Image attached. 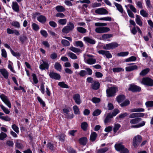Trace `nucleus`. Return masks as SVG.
<instances>
[{
  "label": "nucleus",
  "instance_id": "nucleus-1",
  "mask_svg": "<svg viewBox=\"0 0 153 153\" xmlns=\"http://www.w3.org/2000/svg\"><path fill=\"white\" fill-rule=\"evenodd\" d=\"M141 83L142 84L147 86H153V80L148 77L143 78L142 79Z\"/></svg>",
  "mask_w": 153,
  "mask_h": 153
},
{
  "label": "nucleus",
  "instance_id": "nucleus-2",
  "mask_svg": "<svg viewBox=\"0 0 153 153\" xmlns=\"http://www.w3.org/2000/svg\"><path fill=\"white\" fill-rule=\"evenodd\" d=\"M74 27L73 23L69 22L68 23L67 25L62 30V32L65 33H67L73 30Z\"/></svg>",
  "mask_w": 153,
  "mask_h": 153
},
{
  "label": "nucleus",
  "instance_id": "nucleus-3",
  "mask_svg": "<svg viewBox=\"0 0 153 153\" xmlns=\"http://www.w3.org/2000/svg\"><path fill=\"white\" fill-rule=\"evenodd\" d=\"M117 88L114 87H111L106 90L107 96L109 97H112L116 95Z\"/></svg>",
  "mask_w": 153,
  "mask_h": 153
},
{
  "label": "nucleus",
  "instance_id": "nucleus-4",
  "mask_svg": "<svg viewBox=\"0 0 153 153\" xmlns=\"http://www.w3.org/2000/svg\"><path fill=\"white\" fill-rule=\"evenodd\" d=\"M142 140V137L140 135L135 136L133 138L132 145L134 148L137 147Z\"/></svg>",
  "mask_w": 153,
  "mask_h": 153
},
{
  "label": "nucleus",
  "instance_id": "nucleus-5",
  "mask_svg": "<svg viewBox=\"0 0 153 153\" xmlns=\"http://www.w3.org/2000/svg\"><path fill=\"white\" fill-rule=\"evenodd\" d=\"M119 45L116 42H112L105 45L103 48L105 50H110L113 49L117 47Z\"/></svg>",
  "mask_w": 153,
  "mask_h": 153
},
{
  "label": "nucleus",
  "instance_id": "nucleus-6",
  "mask_svg": "<svg viewBox=\"0 0 153 153\" xmlns=\"http://www.w3.org/2000/svg\"><path fill=\"white\" fill-rule=\"evenodd\" d=\"M0 97L3 101L8 106L9 108H11V105L10 102L9 100L8 97L3 94L0 95Z\"/></svg>",
  "mask_w": 153,
  "mask_h": 153
},
{
  "label": "nucleus",
  "instance_id": "nucleus-7",
  "mask_svg": "<svg viewBox=\"0 0 153 153\" xmlns=\"http://www.w3.org/2000/svg\"><path fill=\"white\" fill-rule=\"evenodd\" d=\"M110 29L107 27H97L95 29V32L98 33H106L110 30Z\"/></svg>",
  "mask_w": 153,
  "mask_h": 153
},
{
  "label": "nucleus",
  "instance_id": "nucleus-8",
  "mask_svg": "<svg viewBox=\"0 0 153 153\" xmlns=\"http://www.w3.org/2000/svg\"><path fill=\"white\" fill-rule=\"evenodd\" d=\"M49 76L50 78L55 80H59L61 78L59 74L53 71L50 72L49 74Z\"/></svg>",
  "mask_w": 153,
  "mask_h": 153
},
{
  "label": "nucleus",
  "instance_id": "nucleus-9",
  "mask_svg": "<svg viewBox=\"0 0 153 153\" xmlns=\"http://www.w3.org/2000/svg\"><path fill=\"white\" fill-rule=\"evenodd\" d=\"M128 90L132 92H140L141 90V88L136 85H131L129 88Z\"/></svg>",
  "mask_w": 153,
  "mask_h": 153
},
{
  "label": "nucleus",
  "instance_id": "nucleus-10",
  "mask_svg": "<svg viewBox=\"0 0 153 153\" xmlns=\"http://www.w3.org/2000/svg\"><path fill=\"white\" fill-rule=\"evenodd\" d=\"M11 7L12 9L14 12L16 13H19V6L17 2L13 1Z\"/></svg>",
  "mask_w": 153,
  "mask_h": 153
},
{
  "label": "nucleus",
  "instance_id": "nucleus-11",
  "mask_svg": "<svg viewBox=\"0 0 153 153\" xmlns=\"http://www.w3.org/2000/svg\"><path fill=\"white\" fill-rule=\"evenodd\" d=\"M43 63L39 65V68L41 70H43L45 69L48 70L49 68V65L48 62H45L42 60Z\"/></svg>",
  "mask_w": 153,
  "mask_h": 153
},
{
  "label": "nucleus",
  "instance_id": "nucleus-12",
  "mask_svg": "<svg viewBox=\"0 0 153 153\" xmlns=\"http://www.w3.org/2000/svg\"><path fill=\"white\" fill-rule=\"evenodd\" d=\"M98 53L103 55H105L107 58L109 59L112 57L111 54L110 53L109 51L105 50H100L98 51Z\"/></svg>",
  "mask_w": 153,
  "mask_h": 153
},
{
  "label": "nucleus",
  "instance_id": "nucleus-13",
  "mask_svg": "<svg viewBox=\"0 0 153 153\" xmlns=\"http://www.w3.org/2000/svg\"><path fill=\"white\" fill-rule=\"evenodd\" d=\"M95 12L100 15L106 14L108 13V11L103 8H98L95 11Z\"/></svg>",
  "mask_w": 153,
  "mask_h": 153
},
{
  "label": "nucleus",
  "instance_id": "nucleus-14",
  "mask_svg": "<svg viewBox=\"0 0 153 153\" xmlns=\"http://www.w3.org/2000/svg\"><path fill=\"white\" fill-rule=\"evenodd\" d=\"M73 98L77 104L79 105L81 103L82 101L80 99V95L79 94H76L74 95Z\"/></svg>",
  "mask_w": 153,
  "mask_h": 153
},
{
  "label": "nucleus",
  "instance_id": "nucleus-15",
  "mask_svg": "<svg viewBox=\"0 0 153 153\" xmlns=\"http://www.w3.org/2000/svg\"><path fill=\"white\" fill-rule=\"evenodd\" d=\"M100 83L99 82L96 81H93L91 85V88L92 89L94 90H97L100 88Z\"/></svg>",
  "mask_w": 153,
  "mask_h": 153
},
{
  "label": "nucleus",
  "instance_id": "nucleus-16",
  "mask_svg": "<svg viewBox=\"0 0 153 153\" xmlns=\"http://www.w3.org/2000/svg\"><path fill=\"white\" fill-rule=\"evenodd\" d=\"M0 72L5 78L6 79H8L9 73L5 69L2 68L0 69Z\"/></svg>",
  "mask_w": 153,
  "mask_h": 153
},
{
  "label": "nucleus",
  "instance_id": "nucleus-17",
  "mask_svg": "<svg viewBox=\"0 0 153 153\" xmlns=\"http://www.w3.org/2000/svg\"><path fill=\"white\" fill-rule=\"evenodd\" d=\"M114 146L116 149L118 151H121L125 148L124 146L120 143L116 144Z\"/></svg>",
  "mask_w": 153,
  "mask_h": 153
},
{
  "label": "nucleus",
  "instance_id": "nucleus-18",
  "mask_svg": "<svg viewBox=\"0 0 153 153\" xmlns=\"http://www.w3.org/2000/svg\"><path fill=\"white\" fill-rule=\"evenodd\" d=\"M136 18L135 19V22L138 25L140 26H142L143 25V22L141 20V17L140 16L136 15Z\"/></svg>",
  "mask_w": 153,
  "mask_h": 153
},
{
  "label": "nucleus",
  "instance_id": "nucleus-19",
  "mask_svg": "<svg viewBox=\"0 0 153 153\" xmlns=\"http://www.w3.org/2000/svg\"><path fill=\"white\" fill-rule=\"evenodd\" d=\"M79 141L81 145L85 146L86 145L87 141V138L85 137H82L79 139Z\"/></svg>",
  "mask_w": 153,
  "mask_h": 153
},
{
  "label": "nucleus",
  "instance_id": "nucleus-20",
  "mask_svg": "<svg viewBox=\"0 0 153 153\" xmlns=\"http://www.w3.org/2000/svg\"><path fill=\"white\" fill-rule=\"evenodd\" d=\"M97 136L98 135L96 132H93L91 133L90 137V140L92 142L96 140Z\"/></svg>",
  "mask_w": 153,
  "mask_h": 153
},
{
  "label": "nucleus",
  "instance_id": "nucleus-21",
  "mask_svg": "<svg viewBox=\"0 0 153 153\" xmlns=\"http://www.w3.org/2000/svg\"><path fill=\"white\" fill-rule=\"evenodd\" d=\"M37 20L40 22L42 23H44L46 21V17L43 15H40L37 18Z\"/></svg>",
  "mask_w": 153,
  "mask_h": 153
},
{
  "label": "nucleus",
  "instance_id": "nucleus-22",
  "mask_svg": "<svg viewBox=\"0 0 153 153\" xmlns=\"http://www.w3.org/2000/svg\"><path fill=\"white\" fill-rule=\"evenodd\" d=\"M113 35L111 34H104L102 36V39L104 40H108V39L112 37Z\"/></svg>",
  "mask_w": 153,
  "mask_h": 153
},
{
  "label": "nucleus",
  "instance_id": "nucleus-23",
  "mask_svg": "<svg viewBox=\"0 0 153 153\" xmlns=\"http://www.w3.org/2000/svg\"><path fill=\"white\" fill-rule=\"evenodd\" d=\"M142 120V119L140 118H133L130 120V123L131 124H136L138 123Z\"/></svg>",
  "mask_w": 153,
  "mask_h": 153
},
{
  "label": "nucleus",
  "instance_id": "nucleus-24",
  "mask_svg": "<svg viewBox=\"0 0 153 153\" xmlns=\"http://www.w3.org/2000/svg\"><path fill=\"white\" fill-rule=\"evenodd\" d=\"M84 40L86 42L88 43L91 44H94L95 43V41L88 37H85L84 38Z\"/></svg>",
  "mask_w": 153,
  "mask_h": 153
},
{
  "label": "nucleus",
  "instance_id": "nucleus-25",
  "mask_svg": "<svg viewBox=\"0 0 153 153\" xmlns=\"http://www.w3.org/2000/svg\"><path fill=\"white\" fill-rule=\"evenodd\" d=\"M138 67L136 65H133L131 66H128L126 68V70L127 71H131L134 70H137Z\"/></svg>",
  "mask_w": 153,
  "mask_h": 153
},
{
  "label": "nucleus",
  "instance_id": "nucleus-26",
  "mask_svg": "<svg viewBox=\"0 0 153 153\" xmlns=\"http://www.w3.org/2000/svg\"><path fill=\"white\" fill-rule=\"evenodd\" d=\"M15 146L16 147L19 149H22L24 148L23 145L20 142V141L19 140L16 141Z\"/></svg>",
  "mask_w": 153,
  "mask_h": 153
},
{
  "label": "nucleus",
  "instance_id": "nucleus-27",
  "mask_svg": "<svg viewBox=\"0 0 153 153\" xmlns=\"http://www.w3.org/2000/svg\"><path fill=\"white\" fill-rule=\"evenodd\" d=\"M65 136H66L65 134H61L58 135L56 136V137L58 139L59 141L61 142H64L65 141Z\"/></svg>",
  "mask_w": 153,
  "mask_h": 153
},
{
  "label": "nucleus",
  "instance_id": "nucleus-28",
  "mask_svg": "<svg viewBox=\"0 0 153 153\" xmlns=\"http://www.w3.org/2000/svg\"><path fill=\"white\" fill-rule=\"evenodd\" d=\"M114 4L116 7L117 9L120 13L123 12V7L121 4L115 2H114Z\"/></svg>",
  "mask_w": 153,
  "mask_h": 153
},
{
  "label": "nucleus",
  "instance_id": "nucleus-29",
  "mask_svg": "<svg viewBox=\"0 0 153 153\" xmlns=\"http://www.w3.org/2000/svg\"><path fill=\"white\" fill-rule=\"evenodd\" d=\"M125 96L123 95H120L116 98V100L119 103L123 102L125 99Z\"/></svg>",
  "mask_w": 153,
  "mask_h": 153
},
{
  "label": "nucleus",
  "instance_id": "nucleus-30",
  "mask_svg": "<svg viewBox=\"0 0 153 153\" xmlns=\"http://www.w3.org/2000/svg\"><path fill=\"white\" fill-rule=\"evenodd\" d=\"M150 69L149 68H146L142 70L140 73V75L141 76H144L147 74L149 71Z\"/></svg>",
  "mask_w": 153,
  "mask_h": 153
},
{
  "label": "nucleus",
  "instance_id": "nucleus-31",
  "mask_svg": "<svg viewBox=\"0 0 153 153\" xmlns=\"http://www.w3.org/2000/svg\"><path fill=\"white\" fill-rule=\"evenodd\" d=\"M55 8L57 11L59 12H63L65 11V8L63 6L61 5L57 6Z\"/></svg>",
  "mask_w": 153,
  "mask_h": 153
},
{
  "label": "nucleus",
  "instance_id": "nucleus-32",
  "mask_svg": "<svg viewBox=\"0 0 153 153\" xmlns=\"http://www.w3.org/2000/svg\"><path fill=\"white\" fill-rule=\"evenodd\" d=\"M54 67L55 69L56 70L60 71H61L62 70V65L59 63L56 62L55 64Z\"/></svg>",
  "mask_w": 153,
  "mask_h": 153
},
{
  "label": "nucleus",
  "instance_id": "nucleus-33",
  "mask_svg": "<svg viewBox=\"0 0 153 153\" xmlns=\"http://www.w3.org/2000/svg\"><path fill=\"white\" fill-rule=\"evenodd\" d=\"M145 124V122L142 121L141 123L135 125H133L131 126V128H137L143 126Z\"/></svg>",
  "mask_w": 153,
  "mask_h": 153
},
{
  "label": "nucleus",
  "instance_id": "nucleus-34",
  "mask_svg": "<svg viewBox=\"0 0 153 153\" xmlns=\"http://www.w3.org/2000/svg\"><path fill=\"white\" fill-rule=\"evenodd\" d=\"M27 38L26 36L23 35L19 36V40L20 41L22 44L27 40Z\"/></svg>",
  "mask_w": 153,
  "mask_h": 153
},
{
  "label": "nucleus",
  "instance_id": "nucleus-35",
  "mask_svg": "<svg viewBox=\"0 0 153 153\" xmlns=\"http://www.w3.org/2000/svg\"><path fill=\"white\" fill-rule=\"evenodd\" d=\"M88 126V124L86 122H83L81 124V128L84 131L87 130Z\"/></svg>",
  "mask_w": 153,
  "mask_h": 153
},
{
  "label": "nucleus",
  "instance_id": "nucleus-36",
  "mask_svg": "<svg viewBox=\"0 0 153 153\" xmlns=\"http://www.w3.org/2000/svg\"><path fill=\"white\" fill-rule=\"evenodd\" d=\"M58 85L62 88H69V86L63 82H59L58 83Z\"/></svg>",
  "mask_w": 153,
  "mask_h": 153
},
{
  "label": "nucleus",
  "instance_id": "nucleus-37",
  "mask_svg": "<svg viewBox=\"0 0 153 153\" xmlns=\"http://www.w3.org/2000/svg\"><path fill=\"white\" fill-rule=\"evenodd\" d=\"M77 30L80 33H85L87 31L86 29L82 27H78L77 28Z\"/></svg>",
  "mask_w": 153,
  "mask_h": 153
},
{
  "label": "nucleus",
  "instance_id": "nucleus-38",
  "mask_svg": "<svg viewBox=\"0 0 153 153\" xmlns=\"http://www.w3.org/2000/svg\"><path fill=\"white\" fill-rule=\"evenodd\" d=\"M96 59L93 58H89L87 60V63L89 65H92L96 63Z\"/></svg>",
  "mask_w": 153,
  "mask_h": 153
},
{
  "label": "nucleus",
  "instance_id": "nucleus-39",
  "mask_svg": "<svg viewBox=\"0 0 153 153\" xmlns=\"http://www.w3.org/2000/svg\"><path fill=\"white\" fill-rule=\"evenodd\" d=\"M61 43L65 47H67L70 45L69 42L65 39H62L61 40Z\"/></svg>",
  "mask_w": 153,
  "mask_h": 153
},
{
  "label": "nucleus",
  "instance_id": "nucleus-40",
  "mask_svg": "<svg viewBox=\"0 0 153 153\" xmlns=\"http://www.w3.org/2000/svg\"><path fill=\"white\" fill-rule=\"evenodd\" d=\"M144 109L143 108H133L129 110L131 112H143Z\"/></svg>",
  "mask_w": 153,
  "mask_h": 153
},
{
  "label": "nucleus",
  "instance_id": "nucleus-41",
  "mask_svg": "<svg viewBox=\"0 0 153 153\" xmlns=\"http://www.w3.org/2000/svg\"><path fill=\"white\" fill-rule=\"evenodd\" d=\"M74 113L76 114H79L80 111L78 107L76 105H74L73 107Z\"/></svg>",
  "mask_w": 153,
  "mask_h": 153
},
{
  "label": "nucleus",
  "instance_id": "nucleus-42",
  "mask_svg": "<svg viewBox=\"0 0 153 153\" xmlns=\"http://www.w3.org/2000/svg\"><path fill=\"white\" fill-rule=\"evenodd\" d=\"M129 52L128 51L122 52L117 54V56H125L128 55Z\"/></svg>",
  "mask_w": 153,
  "mask_h": 153
},
{
  "label": "nucleus",
  "instance_id": "nucleus-43",
  "mask_svg": "<svg viewBox=\"0 0 153 153\" xmlns=\"http://www.w3.org/2000/svg\"><path fill=\"white\" fill-rule=\"evenodd\" d=\"M69 49L75 53L79 52L80 51V50L79 49L74 47L73 46L70 47L69 48Z\"/></svg>",
  "mask_w": 153,
  "mask_h": 153
},
{
  "label": "nucleus",
  "instance_id": "nucleus-44",
  "mask_svg": "<svg viewBox=\"0 0 153 153\" xmlns=\"http://www.w3.org/2000/svg\"><path fill=\"white\" fill-rule=\"evenodd\" d=\"M101 111L99 109H96L93 112L92 115L94 116H97L99 115L101 113Z\"/></svg>",
  "mask_w": 153,
  "mask_h": 153
},
{
  "label": "nucleus",
  "instance_id": "nucleus-45",
  "mask_svg": "<svg viewBox=\"0 0 153 153\" xmlns=\"http://www.w3.org/2000/svg\"><path fill=\"white\" fill-rule=\"evenodd\" d=\"M145 105L147 107H153V101H149L145 103Z\"/></svg>",
  "mask_w": 153,
  "mask_h": 153
},
{
  "label": "nucleus",
  "instance_id": "nucleus-46",
  "mask_svg": "<svg viewBox=\"0 0 153 153\" xmlns=\"http://www.w3.org/2000/svg\"><path fill=\"white\" fill-rule=\"evenodd\" d=\"M120 125L118 123L115 124L114 127L113 131L114 133H115L120 128Z\"/></svg>",
  "mask_w": 153,
  "mask_h": 153
},
{
  "label": "nucleus",
  "instance_id": "nucleus-47",
  "mask_svg": "<svg viewBox=\"0 0 153 153\" xmlns=\"http://www.w3.org/2000/svg\"><path fill=\"white\" fill-rule=\"evenodd\" d=\"M68 56L72 59H77V56L75 54L72 52H69L68 53Z\"/></svg>",
  "mask_w": 153,
  "mask_h": 153
},
{
  "label": "nucleus",
  "instance_id": "nucleus-48",
  "mask_svg": "<svg viewBox=\"0 0 153 153\" xmlns=\"http://www.w3.org/2000/svg\"><path fill=\"white\" fill-rule=\"evenodd\" d=\"M0 107L3 111L6 114H8L10 112V111L6 107H4L3 105H1Z\"/></svg>",
  "mask_w": 153,
  "mask_h": 153
},
{
  "label": "nucleus",
  "instance_id": "nucleus-49",
  "mask_svg": "<svg viewBox=\"0 0 153 153\" xmlns=\"http://www.w3.org/2000/svg\"><path fill=\"white\" fill-rule=\"evenodd\" d=\"M67 22V20L66 19H60L58 21V22L59 24L63 25L66 24Z\"/></svg>",
  "mask_w": 153,
  "mask_h": 153
},
{
  "label": "nucleus",
  "instance_id": "nucleus-50",
  "mask_svg": "<svg viewBox=\"0 0 153 153\" xmlns=\"http://www.w3.org/2000/svg\"><path fill=\"white\" fill-rule=\"evenodd\" d=\"M140 14L143 16L146 17L148 16V13L144 10H142L140 12Z\"/></svg>",
  "mask_w": 153,
  "mask_h": 153
},
{
  "label": "nucleus",
  "instance_id": "nucleus-51",
  "mask_svg": "<svg viewBox=\"0 0 153 153\" xmlns=\"http://www.w3.org/2000/svg\"><path fill=\"white\" fill-rule=\"evenodd\" d=\"M108 149L107 147L100 149L98 150L97 153H105L108 151Z\"/></svg>",
  "mask_w": 153,
  "mask_h": 153
},
{
  "label": "nucleus",
  "instance_id": "nucleus-52",
  "mask_svg": "<svg viewBox=\"0 0 153 153\" xmlns=\"http://www.w3.org/2000/svg\"><path fill=\"white\" fill-rule=\"evenodd\" d=\"M32 27L34 30L37 31L39 29V25L35 23H33L32 25Z\"/></svg>",
  "mask_w": 153,
  "mask_h": 153
},
{
  "label": "nucleus",
  "instance_id": "nucleus-53",
  "mask_svg": "<svg viewBox=\"0 0 153 153\" xmlns=\"http://www.w3.org/2000/svg\"><path fill=\"white\" fill-rule=\"evenodd\" d=\"M136 60V58L134 56H131L128 58L126 59L125 61L126 62L130 61H134Z\"/></svg>",
  "mask_w": 153,
  "mask_h": 153
},
{
  "label": "nucleus",
  "instance_id": "nucleus-54",
  "mask_svg": "<svg viewBox=\"0 0 153 153\" xmlns=\"http://www.w3.org/2000/svg\"><path fill=\"white\" fill-rule=\"evenodd\" d=\"M130 104V101L128 100H126L124 102L120 104L122 107L126 106L129 105Z\"/></svg>",
  "mask_w": 153,
  "mask_h": 153
},
{
  "label": "nucleus",
  "instance_id": "nucleus-55",
  "mask_svg": "<svg viewBox=\"0 0 153 153\" xmlns=\"http://www.w3.org/2000/svg\"><path fill=\"white\" fill-rule=\"evenodd\" d=\"M0 119L5 121H9L11 120L10 118L7 116H0Z\"/></svg>",
  "mask_w": 153,
  "mask_h": 153
},
{
  "label": "nucleus",
  "instance_id": "nucleus-56",
  "mask_svg": "<svg viewBox=\"0 0 153 153\" xmlns=\"http://www.w3.org/2000/svg\"><path fill=\"white\" fill-rule=\"evenodd\" d=\"M33 77V79L34 83L35 84H37L39 82V81L37 78L36 74H33L32 75Z\"/></svg>",
  "mask_w": 153,
  "mask_h": 153
},
{
  "label": "nucleus",
  "instance_id": "nucleus-57",
  "mask_svg": "<svg viewBox=\"0 0 153 153\" xmlns=\"http://www.w3.org/2000/svg\"><path fill=\"white\" fill-rule=\"evenodd\" d=\"M112 70L114 72H119L122 71H124V70L121 68H113Z\"/></svg>",
  "mask_w": 153,
  "mask_h": 153
},
{
  "label": "nucleus",
  "instance_id": "nucleus-58",
  "mask_svg": "<svg viewBox=\"0 0 153 153\" xmlns=\"http://www.w3.org/2000/svg\"><path fill=\"white\" fill-rule=\"evenodd\" d=\"M12 25L16 28H20L19 23L17 21L13 22H12Z\"/></svg>",
  "mask_w": 153,
  "mask_h": 153
},
{
  "label": "nucleus",
  "instance_id": "nucleus-59",
  "mask_svg": "<svg viewBox=\"0 0 153 153\" xmlns=\"http://www.w3.org/2000/svg\"><path fill=\"white\" fill-rule=\"evenodd\" d=\"M10 52L11 54L13 56L16 57H19L20 56V54L18 52H15L12 49H10Z\"/></svg>",
  "mask_w": 153,
  "mask_h": 153
},
{
  "label": "nucleus",
  "instance_id": "nucleus-60",
  "mask_svg": "<svg viewBox=\"0 0 153 153\" xmlns=\"http://www.w3.org/2000/svg\"><path fill=\"white\" fill-rule=\"evenodd\" d=\"M92 101L95 103H97L100 101V99L99 98L94 97L92 98Z\"/></svg>",
  "mask_w": 153,
  "mask_h": 153
},
{
  "label": "nucleus",
  "instance_id": "nucleus-61",
  "mask_svg": "<svg viewBox=\"0 0 153 153\" xmlns=\"http://www.w3.org/2000/svg\"><path fill=\"white\" fill-rule=\"evenodd\" d=\"M7 137L6 134L3 132H1L0 134V140H3Z\"/></svg>",
  "mask_w": 153,
  "mask_h": 153
},
{
  "label": "nucleus",
  "instance_id": "nucleus-62",
  "mask_svg": "<svg viewBox=\"0 0 153 153\" xmlns=\"http://www.w3.org/2000/svg\"><path fill=\"white\" fill-rule=\"evenodd\" d=\"M12 128L16 133L19 132V128L15 124H13L12 126Z\"/></svg>",
  "mask_w": 153,
  "mask_h": 153
},
{
  "label": "nucleus",
  "instance_id": "nucleus-63",
  "mask_svg": "<svg viewBox=\"0 0 153 153\" xmlns=\"http://www.w3.org/2000/svg\"><path fill=\"white\" fill-rule=\"evenodd\" d=\"M75 44L77 47L82 48L83 46V44L81 41H76V42Z\"/></svg>",
  "mask_w": 153,
  "mask_h": 153
},
{
  "label": "nucleus",
  "instance_id": "nucleus-64",
  "mask_svg": "<svg viewBox=\"0 0 153 153\" xmlns=\"http://www.w3.org/2000/svg\"><path fill=\"white\" fill-rule=\"evenodd\" d=\"M67 151L68 153H76V150L70 147L68 148Z\"/></svg>",
  "mask_w": 153,
  "mask_h": 153
}]
</instances>
